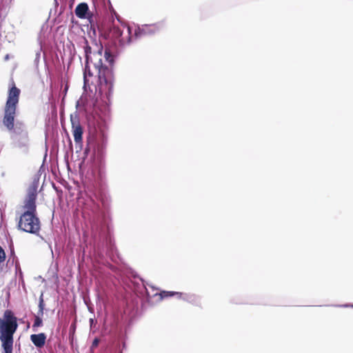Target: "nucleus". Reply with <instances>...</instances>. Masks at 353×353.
<instances>
[{
  "label": "nucleus",
  "instance_id": "nucleus-3",
  "mask_svg": "<svg viewBox=\"0 0 353 353\" xmlns=\"http://www.w3.org/2000/svg\"><path fill=\"white\" fill-rule=\"evenodd\" d=\"M18 328L17 318L10 310L4 311L0 317V341L3 353H12L13 336Z\"/></svg>",
  "mask_w": 353,
  "mask_h": 353
},
{
  "label": "nucleus",
  "instance_id": "nucleus-12",
  "mask_svg": "<svg viewBox=\"0 0 353 353\" xmlns=\"http://www.w3.org/2000/svg\"><path fill=\"white\" fill-rule=\"evenodd\" d=\"M156 29L157 26L155 25H147L141 30L139 29L138 32H135V36L140 37L143 34L154 32Z\"/></svg>",
  "mask_w": 353,
  "mask_h": 353
},
{
  "label": "nucleus",
  "instance_id": "nucleus-4",
  "mask_svg": "<svg viewBox=\"0 0 353 353\" xmlns=\"http://www.w3.org/2000/svg\"><path fill=\"white\" fill-rule=\"evenodd\" d=\"M17 226L23 232L38 234L41 230V222L37 213L24 211L19 216Z\"/></svg>",
  "mask_w": 353,
  "mask_h": 353
},
{
  "label": "nucleus",
  "instance_id": "nucleus-7",
  "mask_svg": "<svg viewBox=\"0 0 353 353\" xmlns=\"http://www.w3.org/2000/svg\"><path fill=\"white\" fill-rule=\"evenodd\" d=\"M75 14L80 19H85L90 17L89 8L86 3H81L77 5L74 10Z\"/></svg>",
  "mask_w": 353,
  "mask_h": 353
},
{
  "label": "nucleus",
  "instance_id": "nucleus-11",
  "mask_svg": "<svg viewBox=\"0 0 353 353\" xmlns=\"http://www.w3.org/2000/svg\"><path fill=\"white\" fill-rule=\"evenodd\" d=\"M159 294L161 299H165L168 297H171L173 296H176L177 298H179V299H184L183 296V294L181 292H178L161 291Z\"/></svg>",
  "mask_w": 353,
  "mask_h": 353
},
{
  "label": "nucleus",
  "instance_id": "nucleus-15",
  "mask_svg": "<svg viewBox=\"0 0 353 353\" xmlns=\"http://www.w3.org/2000/svg\"><path fill=\"white\" fill-rule=\"evenodd\" d=\"M6 258L4 250L0 246V264L5 261Z\"/></svg>",
  "mask_w": 353,
  "mask_h": 353
},
{
  "label": "nucleus",
  "instance_id": "nucleus-1",
  "mask_svg": "<svg viewBox=\"0 0 353 353\" xmlns=\"http://www.w3.org/2000/svg\"><path fill=\"white\" fill-rule=\"evenodd\" d=\"M84 52L85 55V67L83 73L84 86L97 83L102 85L110 84L112 87V66L114 57L110 52L105 49L103 54V47L100 41L93 39L88 44L84 41Z\"/></svg>",
  "mask_w": 353,
  "mask_h": 353
},
{
  "label": "nucleus",
  "instance_id": "nucleus-14",
  "mask_svg": "<svg viewBox=\"0 0 353 353\" xmlns=\"http://www.w3.org/2000/svg\"><path fill=\"white\" fill-rule=\"evenodd\" d=\"M43 310H44V303L42 296L40 297L39 303V312L38 314L43 316Z\"/></svg>",
  "mask_w": 353,
  "mask_h": 353
},
{
  "label": "nucleus",
  "instance_id": "nucleus-8",
  "mask_svg": "<svg viewBox=\"0 0 353 353\" xmlns=\"http://www.w3.org/2000/svg\"><path fill=\"white\" fill-rule=\"evenodd\" d=\"M32 343L37 347L42 348L46 341V334L45 333L34 334L30 335Z\"/></svg>",
  "mask_w": 353,
  "mask_h": 353
},
{
  "label": "nucleus",
  "instance_id": "nucleus-6",
  "mask_svg": "<svg viewBox=\"0 0 353 353\" xmlns=\"http://www.w3.org/2000/svg\"><path fill=\"white\" fill-rule=\"evenodd\" d=\"M70 121L74 140L76 143H80L83 140V129L80 123L79 118L77 114H72L70 116Z\"/></svg>",
  "mask_w": 353,
  "mask_h": 353
},
{
  "label": "nucleus",
  "instance_id": "nucleus-2",
  "mask_svg": "<svg viewBox=\"0 0 353 353\" xmlns=\"http://www.w3.org/2000/svg\"><path fill=\"white\" fill-rule=\"evenodd\" d=\"M20 92V90L16 87L14 82L12 81V87L8 90V96L4 107L3 123L9 131H12L15 134H22L23 138L27 140L28 135L25 129L24 123L17 122L14 126V118Z\"/></svg>",
  "mask_w": 353,
  "mask_h": 353
},
{
  "label": "nucleus",
  "instance_id": "nucleus-13",
  "mask_svg": "<svg viewBox=\"0 0 353 353\" xmlns=\"http://www.w3.org/2000/svg\"><path fill=\"white\" fill-rule=\"evenodd\" d=\"M41 316L39 315L38 314H37V315H36L34 316V323H33V325H32L33 328L42 326L43 321H42Z\"/></svg>",
  "mask_w": 353,
  "mask_h": 353
},
{
  "label": "nucleus",
  "instance_id": "nucleus-10",
  "mask_svg": "<svg viewBox=\"0 0 353 353\" xmlns=\"http://www.w3.org/2000/svg\"><path fill=\"white\" fill-rule=\"evenodd\" d=\"M38 182L34 181L30 185L28 190L27 198L37 199Z\"/></svg>",
  "mask_w": 353,
  "mask_h": 353
},
{
  "label": "nucleus",
  "instance_id": "nucleus-5",
  "mask_svg": "<svg viewBox=\"0 0 353 353\" xmlns=\"http://www.w3.org/2000/svg\"><path fill=\"white\" fill-rule=\"evenodd\" d=\"M131 29L129 26L121 25V26L113 24L109 32V36L112 39L117 41L120 46L128 44L131 41Z\"/></svg>",
  "mask_w": 353,
  "mask_h": 353
},
{
  "label": "nucleus",
  "instance_id": "nucleus-16",
  "mask_svg": "<svg viewBox=\"0 0 353 353\" xmlns=\"http://www.w3.org/2000/svg\"><path fill=\"white\" fill-rule=\"evenodd\" d=\"M99 343V339L97 338H95L94 341H92V345H91V350H94V348L97 347Z\"/></svg>",
  "mask_w": 353,
  "mask_h": 353
},
{
  "label": "nucleus",
  "instance_id": "nucleus-9",
  "mask_svg": "<svg viewBox=\"0 0 353 353\" xmlns=\"http://www.w3.org/2000/svg\"><path fill=\"white\" fill-rule=\"evenodd\" d=\"M23 208L26 210L25 211L37 213L36 199L26 198Z\"/></svg>",
  "mask_w": 353,
  "mask_h": 353
}]
</instances>
